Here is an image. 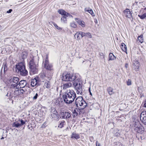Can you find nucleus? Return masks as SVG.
Masks as SVG:
<instances>
[{"instance_id": "1", "label": "nucleus", "mask_w": 146, "mask_h": 146, "mask_svg": "<svg viewBox=\"0 0 146 146\" xmlns=\"http://www.w3.org/2000/svg\"><path fill=\"white\" fill-rule=\"evenodd\" d=\"M81 79L80 76L78 74L67 73L63 74L62 79L65 81H74L73 85L77 94L82 95L83 92L82 84L80 82Z\"/></svg>"}, {"instance_id": "2", "label": "nucleus", "mask_w": 146, "mask_h": 146, "mask_svg": "<svg viewBox=\"0 0 146 146\" xmlns=\"http://www.w3.org/2000/svg\"><path fill=\"white\" fill-rule=\"evenodd\" d=\"M76 97V94L72 90H67L64 93L62 98L64 102L67 104L72 103Z\"/></svg>"}, {"instance_id": "3", "label": "nucleus", "mask_w": 146, "mask_h": 146, "mask_svg": "<svg viewBox=\"0 0 146 146\" xmlns=\"http://www.w3.org/2000/svg\"><path fill=\"white\" fill-rule=\"evenodd\" d=\"M35 58L32 56L29 59L30 62L29 67L30 69L31 74H34L36 73L38 71V62L39 59H35Z\"/></svg>"}, {"instance_id": "4", "label": "nucleus", "mask_w": 146, "mask_h": 146, "mask_svg": "<svg viewBox=\"0 0 146 146\" xmlns=\"http://www.w3.org/2000/svg\"><path fill=\"white\" fill-rule=\"evenodd\" d=\"M16 71L20 73V75L25 76L28 74V71L25 69V63L23 62L19 63L15 65Z\"/></svg>"}, {"instance_id": "5", "label": "nucleus", "mask_w": 146, "mask_h": 146, "mask_svg": "<svg viewBox=\"0 0 146 146\" xmlns=\"http://www.w3.org/2000/svg\"><path fill=\"white\" fill-rule=\"evenodd\" d=\"M75 104L77 106L78 104L82 109L85 108L88 105L87 103L83 99L82 96H79L76 98L75 100Z\"/></svg>"}, {"instance_id": "6", "label": "nucleus", "mask_w": 146, "mask_h": 146, "mask_svg": "<svg viewBox=\"0 0 146 146\" xmlns=\"http://www.w3.org/2000/svg\"><path fill=\"white\" fill-rule=\"evenodd\" d=\"M51 75V73H50L49 74H46L44 75V80L42 81L43 82H44V86L47 88H50L51 86L50 80Z\"/></svg>"}, {"instance_id": "7", "label": "nucleus", "mask_w": 146, "mask_h": 146, "mask_svg": "<svg viewBox=\"0 0 146 146\" xmlns=\"http://www.w3.org/2000/svg\"><path fill=\"white\" fill-rule=\"evenodd\" d=\"M43 64L45 69L48 70H53V66L51 64H50L48 60V56L46 55V59L43 62Z\"/></svg>"}, {"instance_id": "8", "label": "nucleus", "mask_w": 146, "mask_h": 146, "mask_svg": "<svg viewBox=\"0 0 146 146\" xmlns=\"http://www.w3.org/2000/svg\"><path fill=\"white\" fill-rule=\"evenodd\" d=\"M58 12L59 14L63 15V17L61 19V21L64 23H66L67 21L66 17L70 16L72 17L70 14L66 12L63 10H59L58 11Z\"/></svg>"}, {"instance_id": "9", "label": "nucleus", "mask_w": 146, "mask_h": 146, "mask_svg": "<svg viewBox=\"0 0 146 146\" xmlns=\"http://www.w3.org/2000/svg\"><path fill=\"white\" fill-rule=\"evenodd\" d=\"M140 118L142 123L146 125V111H142L141 113Z\"/></svg>"}, {"instance_id": "10", "label": "nucleus", "mask_w": 146, "mask_h": 146, "mask_svg": "<svg viewBox=\"0 0 146 146\" xmlns=\"http://www.w3.org/2000/svg\"><path fill=\"white\" fill-rule=\"evenodd\" d=\"M62 119L69 120L71 117V113L68 112H62L61 113Z\"/></svg>"}, {"instance_id": "11", "label": "nucleus", "mask_w": 146, "mask_h": 146, "mask_svg": "<svg viewBox=\"0 0 146 146\" xmlns=\"http://www.w3.org/2000/svg\"><path fill=\"white\" fill-rule=\"evenodd\" d=\"M31 85L33 87L39 85L40 84L39 78L38 77H36L34 79H31Z\"/></svg>"}, {"instance_id": "12", "label": "nucleus", "mask_w": 146, "mask_h": 146, "mask_svg": "<svg viewBox=\"0 0 146 146\" xmlns=\"http://www.w3.org/2000/svg\"><path fill=\"white\" fill-rule=\"evenodd\" d=\"M51 118L54 120H59V117L56 111L54 110L53 111L51 115Z\"/></svg>"}, {"instance_id": "13", "label": "nucleus", "mask_w": 146, "mask_h": 146, "mask_svg": "<svg viewBox=\"0 0 146 146\" xmlns=\"http://www.w3.org/2000/svg\"><path fill=\"white\" fill-rule=\"evenodd\" d=\"M25 90L23 89H17L14 91V95L15 97L22 95L25 92Z\"/></svg>"}, {"instance_id": "14", "label": "nucleus", "mask_w": 146, "mask_h": 146, "mask_svg": "<svg viewBox=\"0 0 146 146\" xmlns=\"http://www.w3.org/2000/svg\"><path fill=\"white\" fill-rule=\"evenodd\" d=\"M134 130L137 133L141 134L144 132V128L143 127L139 125L138 126L135 127Z\"/></svg>"}, {"instance_id": "15", "label": "nucleus", "mask_w": 146, "mask_h": 146, "mask_svg": "<svg viewBox=\"0 0 146 146\" xmlns=\"http://www.w3.org/2000/svg\"><path fill=\"white\" fill-rule=\"evenodd\" d=\"M123 13L124 16L126 17L130 18L132 17V13L128 9H126L123 11Z\"/></svg>"}, {"instance_id": "16", "label": "nucleus", "mask_w": 146, "mask_h": 146, "mask_svg": "<svg viewBox=\"0 0 146 146\" xmlns=\"http://www.w3.org/2000/svg\"><path fill=\"white\" fill-rule=\"evenodd\" d=\"M139 62L137 60H135L133 61V68L136 71L139 70Z\"/></svg>"}, {"instance_id": "17", "label": "nucleus", "mask_w": 146, "mask_h": 146, "mask_svg": "<svg viewBox=\"0 0 146 146\" xmlns=\"http://www.w3.org/2000/svg\"><path fill=\"white\" fill-rule=\"evenodd\" d=\"M19 81V78L14 77L13 78H11V79H10L9 81L10 83H11L12 82H13L15 84H18Z\"/></svg>"}, {"instance_id": "18", "label": "nucleus", "mask_w": 146, "mask_h": 146, "mask_svg": "<svg viewBox=\"0 0 146 146\" xmlns=\"http://www.w3.org/2000/svg\"><path fill=\"white\" fill-rule=\"evenodd\" d=\"M26 81L24 80H21L20 81L18 85L20 86L21 88L24 87L26 84Z\"/></svg>"}, {"instance_id": "19", "label": "nucleus", "mask_w": 146, "mask_h": 146, "mask_svg": "<svg viewBox=\"0 0 146 146\" xmlns=\"http://www.w3.org/2000/svg\"><path fill=\"white\" fill-rule=\"evenodd\" d=\"M71 138H75L76 139H78L80 138V135L79 134L73 132L72 134Z\"/></svg>"}, {"instance_id": "20", "label": "nucleus", "mask_w": 146, "mask_h": 146, "mask_svg": "<svg viewBox=\"0 0 146 146\" xmlns=\"http://www.w3.org/2000/svg\"><path fill=\"white\" fill-rule=\"evenodd\" d=\"M72 84L70 82L64 84L63 85V89H65L67 88H69L72 86Z\"/></svg>"}, {"instance_id": "21", "label": "nucleus", "mask_w": 146, "mask_h": 146, "mask_svg": "<svg viewBox=\"0 0 146 146\" xmlns=\"http://www.w3.org/2000/svg\"><path fill=\"white\" fill-rule=\"evenodd\" d=\"M84 11L85 12H88L90 13L93 17L95 16V15L92 9L88 10L87 8H86L84 9Z\"/></svg>"}, {"instance_id": "22", "label": "nucleus", "mask_w": 146, "mask_h": 146, "mask_svg": "<svg viewBox=\"0 0 146 146\" xmlns=\"http://www.w3.org/2000/svg\"><path fill=\"white\" fill-rule=\"evenodd\" d=\"M109 61L113 60L115 59L116 57L114 56L113 53H110L109 54Z\"/></svg>"}, {"instance_id": "23", "label": "nucleus", "mask_w": 146, "mask_h": 146, "mask_svg": "<svg viewBox=\"0 0 146 146\" xmlns=\"http://www.w3.org/2000/svg\"><path fill=\"white\" fill-rule=\"evenodd\" d=\"M80 33H81V32H78L75 34L74 36L75 38L76 37L77 39L78 40H80L81 38V34H80Z\"/></svg>"}, {"instance_id": "24", "label": "nucleus", "mask_w": 146, "mask_h": 146, "mask_svg": "<svg viewBox=\"0 0 146 146\" xmlns=\"http://www.w3.org/2000/svg\"><path fill=\"white\" fill-rule=\"evenodd\" d=\"M121 47L123 51L124 52L127 51V47L125 44L123 43H121Z\"/></svg>"}, {"instance_id": "25", "label": "nucleus", "mask_w": 146, "mask_h": 146, "mask_svg": "<svg viewBox=\"0 0 146 146\" xmlns=\"http://www.w3.org/2000/svg\"><path fill=\"white\" fill-rule=\"evenodd\" d=\"M77 111H78V109L77 108H75L72 112V115L73 118H75L78 115Z\"/></svg>"}, {"instance_id": "26", "label": "nucleus", "mask_w": 146, "mask_h": 146, "mask_svg": "<svg viewBox=\"0 0 146 146\" xmlns=\"http://www.w3.org/2000/svg\"><path fill=\"white\" fill-rule=\"evenodd\" d=\"M107 90L109 94L110 95H112L114 93L113 91V89L111 87L108 88L107 89Z\"/></svg>"}, {"instance_id": "27", "label": "nucleus", "mask_w": 146, "mask_h": 146, "mask_svg": "<svg viewBox=\"0 0 146 146\" xmlns=\"http://www.w3.org/2000/svg\"><path fill=\"white\" fill-rule=\"evenodd\" d=\"M59 124L58 127L60 128H62L63 127L64 125L65 124V122L64 120H62L61 121H59Z\"/></svg>"}, {"instance_id": "28", "label": "nucleus", "mask_w": 146, "mask_h": 146, "mask_svg": "<svg viewBox=\"0 0 146 146\" xmlns=\"http://www.w3.org/2000/svg\"><path fill=\"white\" fill-rule=\"evenodd\" d=\"M78 23L80 25H81L82 27H85V23L82 21L80 20H78L77 21Z\"/></svg>"}, {"instance_id": "29", "label": "nucleus", "mask_w": 146, "mask_h": 146, "mask_svg": "<svg viewBox=\"0 0 146 146\" xmlns=\"http://www.w3.org/2000/svg\"><path fill=\"white\" fill-rule=\"evenodd\" d=\"M18 84H11L10 86V88H11L17 89L19 88Z\"/></svg>"}, {"instance_id": "30", "label": "nucleus", "mask_w": 146, "mask_h": 146, "mask_svg": "<svg viewBox=\"0 0 146 146\" xmlns=\"http://www.w3.org/2000/svg\"><path fill=\"white\" fill-rule=\"evenodd\" d=\"M12 126L13 127H18L19 126H21L20 124L18 123L17 122H14L12 125Z\"/></svg>"}, {"instance_id": "31", "label": "nucleus", "mask_w": 146, "mask_h": 146, "mask_svg": "<svg viewBox=\"0 0 146 146\" xmlns=\"http://www.w3.org/2000/svg\"><path fill=\"white\" fill-rule=\"evenodd\" d=\"M138 39L141 43H142L143 42V35H141L140 36H138Z\"/></svg>"}, {"instance_id": "32", "label": "nucleus", "mask_w": 146, "mask_h": 146, "mask_svg": "<svg viewBox=\"0 0 146 146\" xmlns=\"http://www.w3.org/2000/svg\"><path fill=\"white\" fill-rule=\"evenodd\" d=\"M138 16L141 19H143L146 17V15L144 13L141 15H139Z\"/></svg>"}, {"instance_id": "33", "label": "nucleus", "mask_w": 146, "mask_h": 146, "mask_svg": "<svg viewBox=\"0 0 146 146\" xmlns=\"http://www.w3.org/2000/svg\"><path fill=\"white\" fill-rule=\"evenodd\" d=\"M114 146H125L123 145L121 143L117 142L115 143Z\"/></svg>"}, {"instance_id": "34", "label": "nucleus", "mask_w": 146, "mask_h": 146, "mask_svg": "<svg viewBox=\"0 0 146 146\" xmlns=\"http://www.w3.org/2000/svg\"><path fill=\"white\" fill-rule=\"evenodd\" d=\"M70 26L71 27L74 28H75L77 27V25L74 22H72L70 23Z\"/></svg>"}, {"instance_id": "35", "label": "nucleus", "mask_w": 146, "mask_h": 146, "mask_svg": "<svg viewBox=\"0 0 146 146\" xmlns=\"http://www.w3.org/2000/svg\"><path fill=\"white\" fill-rule=\"evenodd\" d=\"M27 53L25 52H23L22 54V57L23 59H24L26 58L27 57Z\"/></svg>"}, {"instance_id": "36", "label": "nucleus", "mask_w": 146, "mask_h": 146, "mask_svg": "<svg viewBox=\"0 0 146 146\" xmlns=\"http://www.w3.org/2000/svg\"><path fill=\"white\" fill-rule=\"evenodd\" d=\"M53 25L57 29L59 30H61V28L59 27L58 26L54 23H52Z\"/></svg>"}, {"instance_id": "37", "label": "nucleus", "mask_w": 146, "mask_h": 146, "mask_svg": "<svg viewBox=\"0 0 146 146\" xmlns=\"http://www.w3.org/2000/svg\"><path fill=\"white\" fill-rule=\"evenodd\" d=\"M85 36H86L89 38H91L92 37V36L91 33H85Z\"/></svg>"}, {"instance_id": "38", "label": "nucleus", "mask_w": 146, "mask_h": 146, "mask_svg": "<svg viewBox=\"0 0 146 146\" xmlns=\"http://www.w3.org/2000/svg\"><path fill=\"white\" fill-rule=\"evenodd\" d=\"M3 68L4 72H5V71H7V66L6 64H3L2 68V69H3Z\"/></svg>"}, {"instance_id": "39", "label": "nucleus", "mask_w": 146, "mask_h": 146, "mask_svg": "<svg viewBox=\"0 0 146 146\" xmlns=\"http://www.w3.org/2000/svg\"><path fill=\"white\" fill-rule=\"evenodd\" d=\"M100 55L101 58L105 60V56L103 53L102 52L100 53Z\"/></svg>"}, {"instance_id": "40", "label": "nucleus", "mask_w": 146, "mask_h": 146, "mask_svg": "<svg viewBox=\"0 0 146 146\" xmlns=\"http://www.w3.org/2000/svg\"><path fill=\"white\" fill-rule=\"evenodd\" d=\"M19 121L21 122V123L20 124L21 126L24 125L25 123V122L22 119H19Z\"/></svg>"}, {"instance_id": "41", "label": "nucleus", "mask_w": 146, "mask_h": 146, "mask_svg": "<svg viewBox=\"0 0 146 146\" xmlns=\"http://www.w3.org/2000/svg\"><path fill=\"white\" fill-rule=\"evenodd\" d=\"M127 85L129 86L131 85V80L129 79L127 81Z\"/></svg>"}, {"instance_id": "42", "label": "nucleus", "mask_w": 146, "mask_h": 146, "mask_svg": "<svg viewBox=\"0 0 146 146\" xmlns=\"http://www.w3.org/2000/svg\"><path fill=\"white\" fill-rule=\"evenodd\" d=\"M80 34H81V38H82L84 36H85V33H83L82 32H81V33H80Z\"/></svg>"}, {"instance_id": "43", "label": "nucleus", "mask_w": 146, "mask_h": 146, "mask_svg": "<svg viewBox=\"0 0 146 146\" xmlns=\"http://www.w3.org/2000/svg\"><path fill=\"white\" fill-rule=\"evenodd\" d=\"M38 96V94L37 93H36L35 95L34 96V97L33 98V100H36L37 98V97Z\"/></svg>"}, {"instance_id": "44", "label": "nucleus", "mask_w": 146, "mask_h": 146, "mask_svg": "<svg viewBox=\"0 0 146 146\" xmlns=\"http://www.w3.org/2000/svg\"><path fill=\"white\" fill-rule=\"evenodd\" d=\"M96 146H101L100 144L97 141L96 143Z\"/></svg>"}, {"instance_id": "45", "label": "nucleus", "mask_w": 146, "mask_h": 146, "mask_svg": "<svg viewBox=\"0 0 146 146\" xmlns=\"http://www.w3.org/2000/svg\"><path fill=\"white\" fill-rule=\"evenodd\" d=\"M89 139H90V140L91 142H92L94 141V138L92 136L90 137L89 138Z\"/></svg>"}, {"instance_id": "46", "label": "nucleus", "mask_w": 146, "mask_h": 146, "mask_svg": "<svg viewBox=\"0 0 146 146\" xmlns=\"http://www.w3.org/2000/svg\"><path fill=\"white\" fill-rule=\"evenodd\" d=\"M32 127V126L31 125H28V128L29 129H30L32 131V128L31 129H30V128L31 127Z\"/></svg>"}, {"instance_id": "47", "label": "nucleus", "mask_w": 146, "mask_h": 146, "mask_svg": "<svg viewBox=\"0 0 146 146\" xmlns=\"http://www.w3.org/2000/svg\"><path fill=\"white\" fill-rule=\"evenodd\" d=\"M12 9H10L8 11H7V13H10L12 11Z\"/></svg>"}, {"instance_id": "48", "label": "nucleus", "mask_w": 146, "mask_h": 146, "mask_svg": "<svg viewBox=\"0 0 146 146\" xmlns=\"http://www.w3.org/2000/svg\"><path fill=\"white\" fill-rule=\"evenodd\" d=\"M89 93H90V94L91 96H92V94L90 91V88H89Z\"/></svg>"}, {"instance_id": "49", "label": "nucleus", "mask_w": 146, "mask_h": 146, "mask_svg": "<svg viewBox=\"0 0 146 146\" xmlns=\"http://www.w3.org/2000/svg\"><path fill=\"white\" fill-rule=\"evenodd\" d=\"M94 22L96 24H97L98 23V21L97 19H96L94 20Z\"/></svg>"}, {"instance_id": "50", "label": "nucleus", "mask_w": 146, "mask_h": 146, "mask_svg": "<svg viewBox=\"0 0 146 146\" xmlns=\"http://www.w3.org/2000/svg\"><path fill=\"white\" fill-rule=\"evenodd\" d=\"M128 64L127 63H126L125 64V67L126 68H127L128 67Z\"/></svg>"}, {"instance_id": "51", "label": "nucleus", "mask_w": 146, "mask_h": 146, "mask_svg": "<svg viewBox=\"0 0 146 146\" xmlns=\"http://www.w3.org/2000/svg\"><path fill=\"white\" fill-rule=\"evenodd\" d=\"M144 106L146 108V100L145 101V102L144 104Z\"/></svg>"}, {"instance_id": "52", "label": "nucleus", "mask_w": 146, "mask_h": 146, "mask_svg": "<svg viewBox=\"0 0 146 146\" xmlns=\"http://www.w3.org/2000/svg\"><path fill=\"white\" fill-rule=\"evenodd\" d=\"M0 74H2V69H1V71Z\"/></svg>"}, {"instance_id": "53", "label": "nucleus", "mask_w": 146, "mask_h": 146, "mask_svg": "<svg viewBox=\"0 0 146 146\" xmlns=\"http://www.w3.org/2000/svg\"><path fill=\"white\" fill-rule=\"evenodd\" d=\"M4 139V137H2L1 138V139Z\"/></svg>"}, {"instance_id": "54", "label": "nucleus", "mask_w": 146, "mask_h": 146, "mask_svg": "<svg viewBox=\"0 0 146 146\" xmlns=\"http://www.w3.org/2000/svg\"><path fill=\"white\" fill-rule=\"evenodd\" d=\"M117 135H118V136L119 135H117Z\"/></svg>"}]
</instances>
